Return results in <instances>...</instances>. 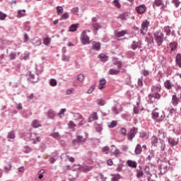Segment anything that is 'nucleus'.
Listing matches in <instances>:
<instances>
[{
	"instance_id": "1",
	"label": "nucleus",
	"mask_w": 181,
	"mask_h": 181,
	"mask_svg": "<svg viewBox=\"0 0 181 181\" xmlns=\"http://www.w3.org/2000/svg\"><path fill=\"white\" fill-rule=\"evenodd\" d=\"M160 90H162V86L159 83L151 86V92L147 96V102L148 104H153L155 103V100H160V98L162 97Z\"/></svg>"
},
{
	"instance_id": "2",
	"label": "nucleus",
	"mask_w": 181,
	"mask_h": 181,
	"mask_svg": "<svg viewBox=\"0 0 181 181\" xmlns=\"http://www.w3.org/2000/svg\"><path fill=\"white\" fill-rule=\"evenodd\" d=\"M154 40L157 44V46H162L165 40V35L160 30H158L153 33Z\"/></svg>"
},
{
	"instance_id": "3",
	"label": "nucleus",
	"mask_w": 181,
	"mask_h": 181,
	"mask_svg": "<svg viewBox=\"0 0 181 181\" xmlns=\"http://www.w3.org/2000/svg\"><path fill=\"white\" fill-rule=\"evenodd\" d=\"M165 117L166 115H165V111H162L161 113L156 112L155 110H153L151 112V118L155 121L156 122H163V119H165Z\"/></svg>"
},
{
	"instance_id": "4",
	"label": "nucleus",
	"mask_w": 181,
	"mask_h": 181,
	"mask_svg": "<svg viewBox=\"0 0 181 181\" xmlns=\"http://www.w3.org/2000/svg\"><path fill=\"white\" fill-rule=\"evenodd\" d=\"M91 32L90 30H85L81 33V41L83 45H90V37L87 35V33Z\"/></svg>"
},
{
	"instance_id": "5",
	"label": "nucleus",
	"mask_w": 181,
	"mask_h": 181,
	"mask_svg": "<svg viewBox=\"0 0 181 181\" xmlns=\"http://www.w3.org/2000/svg\"><path fill=\"white\" fill-rule=\"evenodd\" d=\"M163 31L164 32V33H165L166 36H172L173 39L176 37V33L175 32V30L173 29V28L169 25L165 26L163 28Z\"/></svg>"
},
{
	"instance_id": "6",
	"label": "nucleus",
	"mask_w": 181,
	"mask_h": 181,
	"mask_svg": "<svg viewBox=\"0 0 181 181\" xmlns=\"http://www.w3.org/2000/svg\"><path fill=\"white\" fill-rule=\"evenodd\" d=\"M115 64L117 65V69L112 68L109 70L108 73L110 76H117V74H119L120 71L119 69L122 68V64L119 62H117Z\"/></svg>"
},
{
	"instance_id": "7",
	"label": "nucleus",
	"mask_w": 181,
	"mask_h": 181,
	"mask_svg": "<svg viewBox=\"0 0 181 181\" xmlns=\"http://www.w3.org/2000/svg\"><path fill=\"white\" fill-rule=\"evenodd\" d=\"M87 136H88V134L87 133H85V136H77L76 139L73 140V144L74 146L76 145H78L79 144H84L87 139Z\"/></svg>"
},
{
	"instance_id": "8",
	"label": "nucleus",
	"mask_w": 181,
	"mask_h": 181,
	"mask_svg": "<svg viewBox=\"0 0 181 181\" xmlns=\"http://www.w3.org/2000/svg\"><path fill=\"white\" fill-rule=\"evenodd\" d=\"M168 141V145L170 146V148H173V146H177L179 145V138H175V137H168L167 138Z\"/></svg>"
},
{
	"instance_id": "9",
	"label": "nucleus",
	"mask_w": 181,
	"mask_h": 181,
	"mask_svg": "<svg viewBox=\"0 0 181 181\" xmlns=\"http://www.w3.org/2000/svg\"><path fill=\"white\" fill-rule=\"evenodd\" d=\"M146 6L145 4H140L139 6H136V13L137 15H144L145 12L147 11Z\"/></svg>"
},
{
	"instance_id": "10",
	"label": "nucleus",
	"mask_w": 181,
	"mask_h": 181,
	"mask_svg": "<svg viewBox=\"0 0 181 181\" xmlns=\"http://www.w3.org/2000/svg\"><path fill=\"white\" fill-rule=\"evenodd\" d=\"M169 166H170V163L169 161H163L162 163L160 165V169H163V173L160 171L161 175H163L168 172V170L169 169Z\"/></svg>"
},
{
	"instance_id": "11",
	"label": "nucleus",
	"mask_w": 181,
	"mask_h": 181,
	"mask_svg": "<svg viewBox=\"0 0 181 181\" xmlns=\"http://www.w3.org/2000/svg\"><path fill=\"white\" fill-rule=\"evenodd\" d=\"M142 149L143 151H146L148 149V147L146 145H143L142 146L141 144H137L136 145V155H141L142 153Z\"/></svg>"
},
{
	"instance_id": "12",
	"label": "nucleus",
	"mask_w": 181,
	"mask_h": 181,
	"mask_svg": "<svg viewBox=\"0 0 181 181\" xmlns=\"http://www.w3.org/2000/svg\"><path fill=\"white\" fill-rule=\"evenodd\" d=\"M30 139L33 141V144H37V142H40V138L37 136L36 133H32L30 136Z\"/></svg>"
},
{
	"instance_id": "13",
	"label": "nucleus",
	"mask_w": 181,
	"mask_h": 181,
	"mask_svg": "<svg viewBox=\"0 0 181 181\" xmlns=\"http://www.w3.org/2000/svg\"><path fill=\"white\" fill-rule=\"evenodd\" d=\"M28 74L33 83H37V81H39V75L35 76V74L32 73V71H28Z\"/></svg>"
},
{
	"instance_id": "14",
	"label": "nucleus",
	"mask_w": 181,
	"mask_h": 181,
	"mask_svg": "<svg viewBox=\"0 0 181 181\" xmlns=\"http://www.w3.org/2000/svg\"><path fill=\"white\" fill-rule=\"evenodd\" d=\"M153 39H155V37H153L152 33H148V35L146 37V42H147V43L149 45H153Z\"/></svg>"
},
{
	"instance_id": "15",
	"label": "nucleus",
	"mask_w": 181,
	"mask_h": 181,
	"mask_svg": "<svg viewBox=\"0 0 181 181\" xmlns=\"http://www.w3.org/2000/svg\"><path fill=\"white\" fill-rule=\"evenodd\" d=\"M135 131H136V129L135 127H133L132 129H130V132L127 135V138L128 139H129V141H132V139L135 138Z\"/></svg>"
},
{
	"instance_id": "16",
	"label": "nucleus",
	"mask_w": 181,
	"mask_h": 181,
	"mask_svg": "<svg viewBox=\"0 0 181 181\" xmlns=\"http://www.w3.org/2000/svg\"><path fill=\"white\" fill-rule=\"evenodd\" d=\"M61 159H62V160H66V159H68V160H69V162H71V163H74V160H75L74 157H71L70 156H69L66 153H63L61 156Z\"/></svg>"
},
{
	"instance_id": "17",
	"label": "nucleus",
	"mask_w": 181,
	"mask_h": 181,
	"mask_svg": "<svg viewBox=\"0 0 181 181\" xmlns=\"http://www.w3.org/2000/svg\"><path fill=\"white\" fill-rule=\"evenodd\" d=\"M149 154L148 156L146 158V162H151L152 159H155V151L153 150H149L148 151Z\"/></svg>"
},
{
	"instance_id": "18",
	"label": "nucleus",
	"mask_w": 181,
	"mask_h": 181,
	"mask_svg": "<svg viewBox=\"0 0 181 181\" xmlns=\"http://www.w3.org/2000/svg\"><path fill=\"white\" fill-rule=\"evenodd\" d=\"M92 49L93 50H96L98 52V50L101 49V44L99 42H92Z\"/></svg>"
},
{
	"instance_id": "19",
	"label": "nucleus",
	"mask_w": 181,
	"mask_h": 181,
	"mask_svg": "<svg viewBox=\"0 0 181 181\" xmlns=\"http://www.w3.org/2000/svg\"><path fill=\"white\" fill-rule=\"evenodd\" d=\"M105 84H107V81L105 80V78H100L99 81V86H98L99 90H103V88H105Z\"/></svg>"
},
{
	"instance_id": "20",
	"label": "nucleus",
	"mask_w": 181,
	"mask_h": 181,
	"mask_svg": "<svg viewBox=\"0 0 181 181\" xmlns=\"http://www.w3.org/2000/svg\"><path fill=\"white\" fill-rule=\"evenodd\" d=\"M171 103L175 107H176V105L179 104V98H177V95H176V93L173 95Z\"/></svg>"
},
{
	"instance_id": "21",
	"label": "nucleus",
	"mask_w": 181,
	"mask_h": 181,
	"mask_svg": "<svg viewBox=\"0 0 181 181\" xmlns=\"http://www.w3.org/2000/svg\"><path fill=\"white\" fill-rule=\"evenodd\" d=\"M127 35V30H122V31H115V36L116 37H122Z\"/></svg>"
},
{
	"instance_id": "22",
	"label": "nucleus",
	"mask_w": 181,
	"mask_h": 181,
	"mask_svg": "<svg viewBox=\"0 0 181 181\" xmlns=\"http://www.w3.org/2000/svg\"><path fill=\"white\" fill-rule=\"evenodd\" d=\"M98 119V115L97 112H93L89 117L88 121L89 122H93V121H97Z\"/></svg>"
},
{
	"instance_id": "23",
	"label": "nucleus",
	"mask_w": 181,
	"mask_h": 181,
	"mask_svg": "<svg viewBox=\"0 0 181 181\" xmlns=\"http://www.w3.org/2000/svg\"><path fill=\"white\" fill-rule=\"evenodd\" d=\"M175 64L181 69V54L177 53L175 57Z\"/></svg>"
},
{
	"instance_id": "24",
	"label": "nucleus",
	"mask_w": 181,
	"mask_h": 181,
	"mask_svg": "<svg viewBox=\"0 0 181 181\" xmlns=\"http://www.w3.org/2000/svg\"><path fill=\"white\" fill-rule=\"evenodd\" d=\"M169 47L171 52H175V50L177 49V42H170Z\"/></svg>"
},
{
	"instance_id": "25",
	"label": "nucleus",
	"mask_w": 181,
	"mask_h": 181,
	"mask_svg": "<svg viewBox=\"0 0 181 181\" xmlns=\"http://www.w3.org/2000/svg\"><path fill=\"white\" fill-rule=\"evenodd\" d=\"M32 45L33 46H40L42 45V40L40 38H33L32 40Z\"/></svg>"
},
{
	"instance_id": "26",
	"label": "nucleus",
	"mask_w": 181,
	"mask_h": 181,
	"mask_svg": "<svg viewBox=\"0 0 181 181\" xmlns=\"http://www.w3.org/2000/svg\"><path fill=\"white\" fill-rule=\"evenodd\" d=\"M128 16V13H123L122 14H119L117 16V19H120L121 22H125L127 21V17Z\"/></svg>"
},
{
	"instance_id": "27",
	"label": "nucleus",
	"mask_w": 181,
	"mask_h": 181,
	"mask_svg": "<svg viewBox=\"0 0 181 181\" xmlns=\"http://www.w3.org/2000/svg\"><path fill=\"white\" fill-rule=\"evenodd\" d=\"M158 139H159V138H158L156 136H153L151 137V144L152 146H158Z\"/></svg>"
},
{
	"instance_id": "28",
	"label": "nucleus",
	"mask_w": 181,
	"mask_h": 181,
	"mask_svg": "<svg viewBox=\"0 0 181 181\" xmlns=\"http://www.w3.org/2000/svg\"><path fill=\"white\" fill-rule=\"evenodd\" d=\"M163 2V0H154V1L152 4V6L153 9H156L155 6H157V7L160 6Z\"/></svg>"
},
{
	"instance_id": "29",
	"label": "nucleus",
	"mask_w": 181,
	"mask_h": 181,
	"mask_svg": "<svg viewBox=\"0 0 181 181\" xmlns=\"http://www.w3.org/2000/svg\"><path fill=\"white\" fill-rule=\"evenodd\" d=\"M158 138L159 139V141H163V139L166 138V134H165V132L162 130H158Z\"/></svg>"
},
{
	"instance_id": "30",
	"label": "nucleus",
	"mask_w": 181,
	"mask_h": 181,
	"mask_svg": "<svg viewBox=\"0 0 181 181\" xmlns=\"http://www.w3.org/2000/svg\"><path fill=\"white\" fill-rule=\"evenodd\" d=\"M26 15V10L23 9V10H18L17 12V18H23V16H25Z\"/></svg>"
},
{
	"instance_id": "31",
	"label": "nucleus",
	"mask_w": 181,
	"mask_h": 181,
	"mask_svg": "<svg viewBox=\"0 0 181 181\" xmlns=\"http://www.w3.org/2000/svg\"><path fill=\"white\" fill-rule=\"evenodd\" d=\"M7 138H8V141H9L10 142H11V141H13V139H15L16 138L15 132H8L7 135Z\"/></svg>"
},
{
	"instance_id": "32",
	"label": "nucleus",
	"mask_w": 181,
	"mask_h": 181,
	"mask_svg": "<svg viewBox=\"0 0 181 181\" xmlns=\"http://www.w3.org/2000/svg\"><path fill=\"white\" fill-rule=\"evenodd\" d=\"M164 86L167 90H170L172 87H173V84L170 82V80H166L165 82L164 83Z\"/></svg>"
},
{
	"instance_id": "33",
	"label": "nucleus",
	"mask_w": 181,
	"mask_h": 181,
	"mask_svg": "<svg viewBox=\"0 0 181 181\" xmlns=\"http://www.w3.org/2000/svg\"><path fill=\"white\" fill-rule=\"evenodd\" d=\"M47 117L48 118H50L51 119H53V118H55L56 117V112H54V110H49L47 112Z\"/></svg>"
},
{
	"instance_id": "34",
	"label": "nucleus",
	"mask_w": 181,
	"mask_h": 181,
	"mask_svg": "<svg viewBox=\"0 0 181 181\" xmlns=\"http://www.w3.org/2000/svg\"><path fill=\"white\" fill-rule=\"evenodd\" d=\"M127 165H128L129 168H136V162L132 160H128L127 161Z\"/></svg>"
},
{
	"instance_id": "35",
	"label": "nucleus",
	"mask_w": 181,
	"mask_h": 181,
	"mask_svg": "<svg viewBox=\"0 0 181 181\" xmlns=\"http://www.w3.org/2000/svg\"><path fill=\"white\" fill-rule=\"evenodd\" d=\"M149 25H151V23L148 20H144L141 23V28L148 29Z\"/></svg>"
},
{
	"instance_id": "36",
	"label": "nucleus",
	"mask_w": 181,
	"mask_h": 181,
	"mask_svg": "<svg viewBox=\"0 0 181 181\" xmlns=\"http://www.w3.org/2000/svg\"><path fill=\"white\" fill-rule=\"evenodd\" d=\"M92 27H93V29L94 30H96V32L98 30H100V29H101V28H102L100 24L98 23H92Z\"/></svg>"
},
{
	"instance_id": "37",
	"label": "nucleus",
	"mask_w": 181,
	"mask_h": 181,
	"mask_svg": "<svg viewBox=\"0 0 181 181\" xmlns=\"http://www.w3.org/2000/svg\"><path fill=\"white\" fill-rule=\"evenodd\" d=\"M79 24H72L70 27H69V32H76V30H77V28H78Z\"/></svg>"
},
{
	"instance_id": "38",
	"label": "nucleus",
	"mask_w": 181,
	"mask_h": 181,
	"mask_svg": "<svg viewBox=\"0 0 181 181\" xmlns=\"http://www.w3.org/2000/svg\"><path fill=\"white\" fill-rule=\"evenodd\" d=\"M112 178L111 181H118L119 179H121V175L119 174L113 175L111 174Z\"/></svg>"
},
{
	"instance_id": "39",
	"label": "nucleus",
	"mask_w": 181,
	"mask_h": 181,
	"mask_svg": "<svg viewBox=\"0 0 181 181\" xmlns=\"http://www.w3.org/2000/svg\"><path fill=\"white\" fill-rule=\"evenodd\" d=\"M51 136H52V138H54V139H57V141H59V139H62V136L60 135V134H59V132H54L51 134Z\"/></svg>"
},
{
	"instance_id": "40",
	"label": "nucleus",
	"mask_w": 181,
	"mask_h": 181,
	"mask_svg": "<svg viewBox=\"0 0 181 181\" xmlns=\"http://www.w3.org/2000/svg\"><path fill=\"white\" fill-rule=\"evenodd\" d=\"M74 118L75 121H80L83 119V115H80V113H74Z\"/></svg>"
},
{
	"instance_id": "41",
	"label": "nucleus",
	"mask_w": 181,
	"mask_h": 181,
	"mask_svg": "<svg viewBox=\"0 0 181 181\" xmlns=\"http://www.w3.org/2000/svg\"><path fill=\"white\" fill-rule=\"evenodd\" d=\"M32 127L33 128H39V127H40V122H39L37 119L33 121Z\"/></svg>"
},
{
	"instance_id": "42",
	"label": "nucleus",
	"mask_w": 181,
	"mask_h": 181,
	"mask_svg": "<svg viewBox=\"0 0 181 181\" xmlns=\"http://www.w3.org/2000/svg\"><path fill=\"white\" fill-rule=\"evenodd\" d=\"M52 42V40L49 38V37H46L43 39V45L45 46H49L50 45V42Z\"/></svg>"
},
{
	"instance_id": "43",
	"label": "nucleus",
	"mask_w": 181,
	"mask_h": 181,
	"mask_svg": "<svg viewBox=\"0 0 181 181\" xmlns=\"http://www.w3.org/2000/svg\"><path fill=\"white\" fill-rule=\"evenodd\" d=\"M118 122L115 120L112 121L111 122L108 123V127L109 128H115L117 127Z\"/></svg>"
},
{
	"instance_id": "44",
	"label": "nucleus",
	"mask_w": 181,
	"mask_h": 181,
	"mask_svg": "<svg viewBox=\"0 0 181 181\" xmlns=\"http://www.w3.org/2000/svg\"><path fill=\"white\" fill-rule=\"evenodd\" d=\"M69 17L70 16L68 13H64L61 16L59 21H66V19H69Z\"/></svg>"
},
{
	"instance_id": "45",
	"label": "nucleus",
	"mask_w": 181,
	"mask_h": 181,
	"mask_svg": "<svg viewBox=\"0 0 181 181\" xmlns=\"http://www.w3.org/2000/svg\"><path fill=\"white\" fill-rule=\"evenodd\" d=\"M99 59L101 62H107L108 60V57L104 54H101L99 55Z\"/></svg>"
},
{
	"instance_id": "46",
	"label": "nucleus",
	"mask_w": 181,
	"mask_h": 181,
	"mask_svg": "<svg viewBox=\"0 0 181 181\" xmlns=\"http://www.w3.org/2000/svg\"><path fill=\"white\" fill-rule=\"evenodd\" d=\"M160 151H165L166 148V144L165 143V140H160Z\"/></svg>"
},
{
	"instance_id": "47",
	"label": "nucleus",
	"mask_w": 181,
	"mask_h": 181,
	"mask_svg": "<svg viewBox=\"0 0 181 181\" xmlns=\"http://www.w3.org/2000/svg\"><path fill=\"white\" fill-rule=\"evenodd\" d=\"M49 84L52 87H56L57 86V81L54 78H51L49 81Z\"/></svg>"
},
{
	"instance_id": "48",
	"label": "nucleus",
	"mask_w": 181,
	"mask_h": 181,
	"mask_svg": "<svg viewBox=\"0 0 181 181\" xmlns=\"http://www.w3.org/2000/svg\"><path fill=\"white\" fill-rule=\"evenodd\" d=\"M23 152H24V153H29L32 152V148H30L28 146H24Z\"/></svg>"
},
{
	"instance_id": "49",
	"label": "nucleus",
	"mask_w": 181,
	"mask_h": 181,
	"mask_svg": "<svg viewBox=\"0 0 181 181\" xmlns=\"http://www.w3.org/2000/svg\"><path fill=\"white\" fill-rule=\"evenodd\" d=\"M144 76H141V78H139L138 79V82H137V84H138V87H142L144 86Z\"/></svg>"
},
{
	"instance_id": "50",
	"label": "nucleus",
	"mask_w": 181,
	"mask_h": 181,
	"mask_svg": "<svg viewBox=\"0 0 181 181\" xmlns=\"http://www.w3.org/2000/svg\"><path fill=\"white\" fill-rule=\"evenodd\" d=\"M140 138H141V139H148V133L143 132L141 133H140L139 135Z\"/></svg>"
},
{
	"instance_id": "51",
	"label": "nucleus",
	"mask_w": 181,
	"mask_h": 181,
	"mask_svg": "<svg viewBox=\"0 0 181 181\" xmlns=\"http://www.w3.org/2000/svg\"><path fill=\"white\" fill-rule=\"evenodd\" d=\"M168 111L169 112V114H170V115H173V114H176V109L173 108V107H168Z\"/></svg>"
},
{
	"instance_id": "52",
	"label": "nucleus",
	"mask_w": 181,
	"mask_h": 181,
	"mask_svg": "<svg viewBox=\"0 0 181 181\" xmlns=\"http://www.w3.org/2000/svg\"><path fill=\"white\" fill-rule=\"evenodd\" d=\"M77 125L74 124V122L73 121H69L68 123V127L69 128H70L71 129H72L73 128H76Z\"/></svg>"
},
{
	"instance_id": "53",
	"label": "nucleus",
	"mask_w": 181,
	"mask_h": 181,
	"mask_svg": "<svg viewBox=\"0 0 181 181\" xmlns=\"http://www.w3.org/2000/svg\"><path fill=\"white\" fill-rule=\"evenodd\" d=\"M113 155L115 156H116V158H118V156H119V155H121V151H119V149L116 148L113 152H112Z\"/></svg>"
},
{
	"instance_id": "54",
	"label": "nucleus",
	"mask_w": 181,
	"mask_h": 181,
	"mask_svg": "<svg viewBox=\"0 0 181 181\" xmlns=\"http://www.w3.org/2000/svg\"><path fill=\"white\" fill-rule=\"evenodd\" d=\"M102 152H103V153H105L106 155H108L109 152H110V147L108 146H105L102 148Z\"/></svg>"
},
{
	"instance_id": "55",
	"label": "nucleus",
	"mask_w": 181,
	"mask_h": 181,
	"mask_svg": "<svg viewBox=\"0 0 181 181\" xmlns=\"http://www.w3.org/2000/svg\"><path fill=\"white\" fill-rule=\"evenodd\" d=\"M79 123L78 124V127H83L84 124H86V119L82 117L80 120H78Z\"/></svg>"
},
{
	"instance_id": "56",
	"label": "nucleus",
	"mask_w": 181,
	"mask_h": 181,
	"mask_svg": "<svg viewBox=\"0 0 181 181\" xmlns=\"http://www.w3.org/2000/svg\"><path fill=\"white\" fill-rule=\"evenodd\" d=\"M63 7L62 6H57V15H61L63 13Z\"/></svg>"
},
{
	"instance_id": "57",
	"label": "nucleus",
	"mask_w": 181,
	"mask_h": 181,
	"mask_svg": "<svg viewBox=\"0 0 181 181\" xmlns=\"http://www.w3.org/2000/svg\"><path fill=\"white\" fill-rule=\"evenodd\" d=\"M175 6V8H179V5H180V1L179 0H172L171 1Z\"/></svg>"
},
{
	"instance_id": "58",
	"label": "nucleus",
	"mask_w": 181,
	"mask_h": 181,
	"mask_svg": "<svg viewBox=\"0 0 181 181\" xmlns=\"http://www.w3.org/2000/svg\"><path fill=\"white\" fill-rule=\"evenodd\" d=\"M66 108L61 109L58 113L59 117L62 118V115H64V112H66Z\"/></svg>"
},
{
	"instance_id": "59",
	"label": "nucleus",
	"mask_w": 181,
	"mask_h": 181,
	"mask_svg": "<svg viewBox=\"0 0 181 181\" xmlns=\"http://www.w3.org/2000/svg\"><path fill=\"white\" fill-rule=\"evenodd\" d=\"M77 80L79 83H83V80H84V75L83 74H79L77 77Z\"/></svg>"
},
{
	"instance_id": "60",
	"label": "nucleus",
	"mask_w": 181,
	"mask_h": 181,
	"mask_svg": "<svg viewBox=\"0 0 181 181\" xmlns=\"http://www.w3.org/2000/svg\"><path fill=\"white\" fill-rule=\"evenodd\" d=\"M6 14L2 13V11H0V21H5V19L6 18Z\"/></svg>"
},
{
	"instance_id": "61",
	"label": "nucleus",
	"mask_w": 181,
	"mask_h": 181,
	"mask_svg": "<svg viewBox=\"0 0 181 181\" xmlns=\"http://www.w3.org/2000/svg\"><path fill=\"white\" fill-rule=\"evenodd\" d=\"M113 4H114V6H116V8H121V4H119V1L114 0Z\"/></svg>"
},
{
	"instance_id": "62",
	"label": "nucleus",
	"mask_w": 181,
	"mask_h": 181,
	"mask_svg": "<svg viewBox=\"0 0 181 181\" xmlns=\"http://www.w3.org/2000/svg\"><path fill=\"white\" fill-rule=\"evenodd\" d=\"M62 60H63V62H70V57L67 56V55H65V54H63Z\"/></svg>"
},
{
	"instance_id": "63",
	"label": "nucleus",
	"mask_w": 181,
	"mask_h": 181,
	"mask_svg": "<svg viewBox=\"0 0 181 181\" xmlns=\"http://www.w3.org/2000/svg\"><path fill=\"white\" fill-rule=\"evenodd\" d=\"M30 115H32V112H30V111H25L24 113H23V117L25 118H29V117H30Z\"/></svg>"
},
{
	"instance_id": "64",
	"label": "nucleus",
	"mask_w": 181,
	"mask_h": 181,
	"mask_svg": "<svg viewBox=\"0 0 181 181\" xmlns=\"http://www.w3.org/2000/svg\"><path fill=\"white\" fill-rule=\"evenodd\" d=\"M71 12H72L74 15L78 13V7L73 8L71 10Z\"/></svg>"
}]
</instances>
